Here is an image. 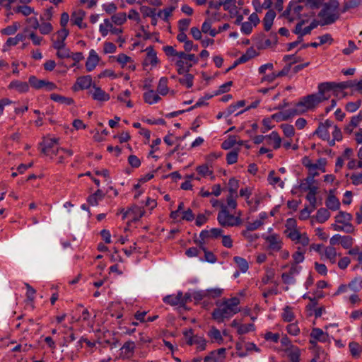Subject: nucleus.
Here are the masks:
<instances>
[{"label":"nucleus","instance_id":"f257e3e1","mask_svg":"<svg viewBox=\"0 0 362 362\" xmlns=\"http://www.w3.org/2000/svg\"><path fill=\"white\" fill-rule=\"evenodd\" d=\"M351 86L349 82H325L318 85L317 93L308 95L303 97L292 109L291 114L293 115H301L308 110L316 107L320 103L327 100L332 93L333 95L338 96L344 90Z\"/></svg>","mask_w":362,"mask_h":362},{"label":"nucleus","instance_id":"f03ea898","mask_svg":"<svg viewBox=\"0 0 362 362\" xmlns=\"http://www.w3.org/2000/svg\"><path fill=\"white\" fill-rule=\"evenodd\" d=\"M239 303L240 300L236 297L224 300L212 312L213 319L217 322L221 323L225 319L230 318L235 314L240 312Z\"/></svg>","mask_w":362,"mask_h":362},{"label":"nucleus","instance_id":"7ed1b4c3","mask_svg":"<svg viewBox=\"0 0 362 362\" xmlns=\"http://www.w3.org/2000/svg\"><path fill=\"white\" fill-rule=\"evenodd\" d=\"M339 3L337 0H329L322 5L318 13L320 18V25H330L339 18Z\"/></svg>","mask_w":362,"mask_h":362},{"label":"nucleus","instance_id":"20e7f679","mask_svg":"<svg viewBox=\"0 0 362 362\" xmlns=\"http://www.w3.org/2000/svg\"><path fill=\"white\" fill-rule=\"evenodd\" d=\"M314 15V13L307 11L301 0L298 1H291L282 14L289 23L300 19L303 17H312Z\"/></svg>","mask_w":362,"mask_h":362},{"label":"nucleus","instance_id":"39448f33","mask_svg":"<svg viewBox=\"0 0 362 362\" xmlns=\"http://www.w3.org/2000/svg\"><path fill=\"white\" fill-rule=\"evenodd\" d=\"M217 221L223 228L237 227L242 224L243 221L240 218V214L234 216L228 211L226 206H222L217 215Z\"/></svg>","mask_w":362,"mask_h":362},{"label":"nucleus","instance_id":"423d86ee","mask_svg":"<svg viewBox=\"0 0 362 362\" xmlns=\"http://www.w3.org/2000/svg\"><path fill=\"white\" fill-rule=\"evenodd\" d=\"M262 238L265 241L266 248L268 251L270 252H277L281 251L284 243L283 238L280 234H263Z\"/></svg>","mask_w":362,"mask_h":362},{"label":"nucleus","instance_id":"0eeeda50","mask_svg":"<svg viewBox=\"0 0 362 362\" xmlns=\"http://www.w3.org/2000/svg\"><path fill=\"white\" fill-rule=\"evenodd\" d=\"M183 335L188 345H197L198 351H204L206 346L205 339L199 335H194L192 329H187L183 331Z\"/></svg>","mask_w":362,"mask_h":362},{"label":"nucleus","instance_id":"6e6552de","mask_svg":"<svg viewBox=\"0 0 362 362\" xmlns=\"http://www.w3.org/2000/svg\"><path fill=\"white\" fill-rule=\"evenodd\" d=\"M306 20L302 19L296 25L295 29L293 30V33L298 35V38L300 39V41H303V37L308 34H310L311 31L317 27L318 25H320V21H317L316 20H313L310 25L303 28V25L306 23Z\"/></svg>","mask_w":362,"mask_h":362},{"label":"nucleus","instance_id":"1a4fd4ad","mask_svg":"<svg viewBox=\"0 0 362 362\" xmlns=\"http://www.w3.org/2000/svg\"><path fill=\"white\" fill-rule=\"evenodd\" d=\"M163 302L173 306L184 307L189 302V295H183L182 291H178L177 294L165 296Z\"/></svg>","mask_w":362,"mask_h":362},{"label":"nucleus","instance_id":"9d476101","mask_svg":"<svg viewBox=\"0 0 362 362\" xmlns=\"http://www.w3.org/2000/svg\"><path fill=\"white\" fill-rule=\"evenodd\" d=\"M302 267L296 265V264H291L289 271L284 272L281 274V279L284 284L286 285H294L296 282V277L300 274Z\"/></svg>","mask_w":362,"mask_h":362},{"label":"nucleus","instance_id":"9b49d317","mask_svg":"<svg viewBox=\"0 0 362 362\" xmlns=\"http://www.w3.org/2000/svg\"><path fill=\"white\" fill-rule=\"evenodd\" d=\"M69 34V32L66 28H62L56 33H54L51 37L52 47L54 49H59L63 47V46L66 45L65 40L66 39Z\"/></svg>","mask_w":362,"mask_h":362},{"label":"nucleus","instance_id":"f8f14e48","mask_svg":"<svg viewBox=\"0 0 362 362\" xmlns=\"http://www.w3.org/2000/svg\"><path fill=\"white\" fill-rule=\"evenodd\" d=\"M332 122L329 119L320 122L318 127L314 132L313 134L317 136L322 140H329L330 136L329 129L332 127Z\"/></svg>","mask_w":362,"mask_h":362},{"label":"nucleus","instance_id":"ddd939ff","mask_svg":"<svg viewBox=\"0 0 362 362\" xmlns=\"http://www.w3.org/2000/svg\"><path fill=\"white\" fill-rule=\"evenodd\" d=\"M113 23L110 19L106 18L103 23L100 24L99 31L103 37H105L110 31L113 35H119L122 33V29L113 26Z\"/></svg>","mask_w":362,"mask_h":362},{"label":"nucleus","instance_id":"4468645a","mask_svg":"<svg viewBox=\"0 0 362 362\" xmlns=\"http://www.w3.org/2000/svg\"><path fill=\"white\" fill-rule=\"evenodd\" d=\"M226 351L225 348L212 351L204 358V362H223L226 358Z\"/></svg>","mask_w":362,"mask_h":362},{"label":"nucleus","instance_id":"2eb2a0df","mask_svg":"<svg viewBox=\"0 0 362 362\" xmlns=\"http://www.w3.org/2000/svg\"><path fill=\"white\" fill-rule=\"evenodd\" d=\"M326 164V158H320L315 163H312L310 160L308 161L307 163H305V166L308 168L309 173H319L318 171L324 173L325 172Z\"/></svg>","mask_w":362,"mask_h":362},{"label":"nucleus","instance_id":"dca6fc26","mask_svg":"<svg viewBox=\"0 0 362 362\" xmlns=\"http://www.w3.org/2000/svg\"><path fill=\"white\" fill-rule=\"evenodd\" d=\"M93 88V80L90 75L83 76L77 78L75 85L74 86V90L75 91L81 89H88Z\"/></svg>","mask_w":362,"mask_h":362},{"label":"nucleus","instance_id":"f3484780","mask_svg":"<svg viewBox=\"0 0 362 362\" xmlns=\"http://www.w3.org/2000/svg\"><path fill=\"white\" fill-rule=\"evenodd\" d=\"M287 237L296 244H300L303 246H306L309 244L310 239L306 233H300L298 230L289 233Z\"/></svg>","mask_w":362,"mask_h":362},{"label":"nucleus","instance_id":"a211bd4d","mask_svg":"<svg viewBox=\"0 0 362 362\" xmlns=\"http://www.w3.org/2000/svg\"><path fill=\"white\" fill-rule=\"evenodd\" d=\"M90 93L93 99L99 102H105L109 100L110 98L108 93L95 84L93 85L92 90Z\"/></svg>","mask_w":362,"mask_h":362},{"label":"nucleus","instance_id":"6ab92c4d","mask_svg":"<svg viewBox=\"0 0 362 362\" xmlns=\"http://www.w3.org/2000/svg\"><path fill=\"white\" fill-rule=\"evenodd\" d=\"M85 16L86 13L83 10H76L71 13V21L73 24L77 25L81 29L86 28L87 27V24L83 23Z\"/></svg>","mask_w":362,"mask_h":362},{"label":"nucleus","instance_id":"aec40b11","mask_svg":"<svg viewBox=\"0 0 362 362\" xmlns=\"http://www.w3.org/2000/svg\"><path fill=\"white\" fill-rule=\"evenodd\" d=\"M59 139L57 138H45L40 146H42V153L46 156H49L52 148H54L55 146L58 145Z\"/></svg>","mask_w":362,"mask_h":362},{"label":"nucleus","instance_id":"412c9836","mask_svg":"<svg viewBox=\"0 0 362 362\" xmlns=\"http://www.w3.org/2000/svg\"><path fill=\"white\" fill-rule=\"evenodd\" d=\"M281 138L278 132L273 131L271 134H267L266 137V144L276 150L281 147Z\"/></svg>","mask_w":362,"mask_h":362},{"label":"nucleus","instance_id":"4be33fe9","mask_svg":"<svg viewBox=\"0 0 362 362\" xmlns=\"http://www.w3.org/2000/svg\"><path fill=\"white\" fill-rule=\"evenodd\" d=\"M99 61L100 57L97 52L94 49H90L86 62V70L88 71H92L95 69Z\"/></svg>","mask_w":362,"mask_h":362},{"label":"nucleus","instance_id":"5701e85b","mask_svg":"<svg viewBox=\"0 0 362 362\" xmlns=\"http://www.w3.org/2000/svg\"><path fill=\"white\" fill-rule=\"evenodd\" d=\"M313 344L314 357L311 360V362H325L327 355L317 344L313 341H310Z\"/></svg>","mask_w":362,"mask_h":362},{"label":"nucleus","instance_id":"b1692460","mask_svg":"<svg viewBox=\"0 0 362 362\" xmlns=\"http://www.w3.org/2000/svg\"><path fill=\"white\" fill-rule=\"evenodd\" d=\"M135 343L132 341H126L120 348V356L124 358H129L134 354Z\"/></svg>","mask_w":362,"mask_h":362},{"label":"nucleus","instance_id":"393cba45","mask_svg":"<svg viewBox=\"0 0 362 362\" xmlns=\"http://www.w3.org/2000/svg\"><path fill=\"white\" fill-rule=\"evenodd\" d=\"M146 57L144 62V66L151 65L155 66L158 63V59L156 56V52L154 51L152 47H148L146 49Z\"/></svg>","mask_w":362,"mask_h":362},{"label":"nucleus","instance_id":"a878e982","mask_svg":"<svg viewBox=\"0 0 362 362\" xmlns=\"http://www.w3.org/2000/svg\"><path fill=\"white\" fill-rule=\"evenodd\" d=\"M223 7L224 11L228 12L230 18H234L239 11L236 5V0H223Z\"/></svg>","mask_w":362,"mask_h":362},{"label":"nucleus","instance_id":"bb28decb","mask_svg":"<svg viewBox=\"0 0 362 362\" xmlns=\"http://www.w3.org/2000/svg\"><path fill=\"white\" fill-rule=\"evenodd\" d=\"M285 352L291 362L300 361V350L298 347L294 345H289L285 349Z\"/></svg>","mask_w":362,"mask_h":362},{"label":"nucleus","instance_id":"cd10ccee","mask_svg":"<svg viewBox=\"0 0 362 362\" xmlns=\"http://www.w3.org/2000/svg\"><path fill=\"white\" fill-rule=\"evenodd\" d=\"M25 38V36L22 33H18L15 37H8L3 46L2 51L7 52L10 47L18 45L20 42L23 41Z\"/></svg>","mask_w":362,"mask_h":362},{"label":"nucleus","instance_id":"c85d7f7f","mask_svg":"<svg viewBox=\"0 0 362 362\" xmlns=\"http://www.w3.org/2000/svg\"><path fill=\"white\" fill-rule=\"evenodd\" d=\"M8 88L11 89H14L18 93H26L29 90V86L27 82L21 81H13L10 83Z\"/></svg>","mask_w":362,"mask_h":362},{"label":"nucleus","instance_id":"c756f323","mask_svg":"<svg viewBox=\"0 0 362 362\" xmlns=\"http://www.w3.org/2000/svg\"><path fill=\"white\" fill-rule=\"evenodd\" d=\"M214 23V20L211 18H206L202 25V31L204 33H209L211 37H215L218 31L216 29H212L211 25Z\"/></svg>","mask_w":362,"mask_h":362},{"label":"nucleus","instance_id":"7c9ffc66","mask_svg":"<svg viewBox=\"0 0 362 362\" xmlns=\"http://www.w3.org/2000/svg\"><path fill=\"white\" fill-rule=\"evenodd\" d=\"M268 182L269 185L274 187H279L283 189L284 187V182L281 180V178L276 175L274 170H272L269 172L267 178Z\"/></svg>","mask_w":362,"mask_h":362},{"label":"nucleus","instance_id":"2f4dec72","mask_svg":"<svg viewBox=\"0 0 362 362\" xmlns=\"http://www.w3.org/2000/svg\"><path fill=\"white\" fill-rule=\"evenodd\" d=\"M207 334L212 342H216L218 344H221L223 341L221 332L215 327H212L208 332Z\"/></svg>","mask_w":362,"mask_h":362},{"label":"nucleus","instance_id":"473e14b6","mask_svg":"<svg viewBox=\"0 0 362 362\" xmlns=\"http://www.w3.org/2000/svg\"><path fill=\"white\" fill-rule=\"evenodd\" d=\"M324 255L327 259L329 260V262L334 264L337 262V257L338 256V254L337 252L336 249L332 246H328L325 248L324 250Z\"/></svg>","mask_w":362,"mask_h":362},{"label":"nucleus","instance_id":"72a5a7b5","mask_svg":"<svg viewBox=\"0 0 362 362\" xmlns=\"http://www.w3.org/2000/svg\"><path fill=\"white\" fill-rule=\"evenodd\" d=\"M275 17L276 13L273 10H269L266 13L263 19L264 27L266 31H269L271 29Z\"/></svg>","mask_w":362,"mask_h":362},{"label":"nucleus","instance_id":"f704fd0d","mask_svg":"<svg viewBox=\"0 0 362 362\" xmlns=\"http://www.w3.org/2000/svg\"><path fill=\"white\" fill-rule=\"evenodd\" d=\"M144 101L149 104L153 105L158 103L160 100V97L153 90H150L144 94Z\"/></svg>","mask_w":362,"mask_h":362},{"label":"nucleus","instance_id":"c9c22d12","mask_svg":"<svg viewBox=\"0 0 362 362\" xmlns=\"http://www.w3.org/2000/svg\"><path fill=\"white\" fill-rule=\"evenodd\" d=\"M189 295V302L192 299L196 302H199L202 300L206 298V293L205 290L192 291L186 293Z\"/></svg>","mask_w":362,"mask_h":362},{"label":"nucleus","instance_id":"e433bc0d","mask_svg":"<svg viewBox=\"0 0 362 362\" xmlns=\"http://www.w3.org/2000/svg\"><path fill=\"white\" fill-rule=\"evenodd\" d=\"M175 65L177 67V71L179 74H184L186 72H189L190 68L192 66V63L181 59H177L175 62Z\"/></svg>","mask_w":362,"mask_h":362},{"label":"nucleus","instance_id":"4c0bfd02","mask_svg":"<svg viewBox=\"0 0 362 362\" xmlns=\"http://www.w3.org/2000/svg\"><path fill=\"white\" fill-rule=\"evenodd\" d=\"M105 196L103 192L100 189H98L94 194L90 195L88 199V203L91 206H96L98 202L102 200Z\"/></svg>","mask_w":362,"mask_h":362},{"label":"nucleus","instance_id":"58836bf2","mask_svg":"<svg viewBox=\"0 0 362 362\" xmlns=\"http://www.w3.org/2000/svg\"><path fill=\"white\" fill-rule=\"evenodd\" d=\"M332 227L336 231H344L346 233H353L355 230L354 226L351 223L334 224Z\"/></svg>","mask_w":362,"mask_h":362},{"label":"nucleus","instance_id":"ea45409f","mask_svg":"<svg viewBox=\"0 0 362 362\" xmlns=\"http://www.w3.org/2000/svg\"><path fill=\"white\" fill-rule=\"evenodd\" d=\"M308 12L313 13L311 10L317 8L322 4L324 0H301Z\"/></svg>","mask_w":362,"mask_h":362},{"label":"nucleus","instance_id":"a19ab883","mask_svg":"<svg viewBox=\"0 0 362 362\" xmlns=\"http://www.w3.org/2000/svg\"><path fill=\"white\" fill-rule=\"evenodd\" d=\"M196 170L202 177L211 176V180H214L215 178L213 175V170L206 164L197 166Z\"/></svg>","mask_w":362,"mask_h":362},{"label":"nucleus","instance_id":"79ce46f5","mask_svg":"<svg viewBox=\"0 0 362 362\" xmlns=\"http://www.w3.org/2000/svg\"><path fill=\"white\" fill-rule=\"evenodd\" d=\"M233 261L242 273H245L248 270L249 265L245 259L236 256L233 257Z\"/></svg>","mask_w":362,"mask_h":362},{"label":"nucleus","instance_id":"37998d69","mask_svg":"<svg viewBox=\"0 0 362 362\" xmlns=\"http://www.w3.org/2000/svg\"><path fill=\"white\" fill-rule=\"evenodd\" d=\"M326 206L330 210L337 211L339 209L340 202L336 197L329 195L326 200Z\"/></svg>","mask_w":362,"mask_h":362},{"label":"nucleus","instance_id":"c03bdc74","mask_svg":"<svg viewBox=\"0 0 362 362\" xmlns=\"http://www.w3.org/2000/svg\"><path fill=\"white\" fill-rule=\"evenodd\" d=\"M51 100H52L54 102L61 103V104H65L67 105H71L74 103V100L71 98L64 97L56 93L51 94L50 95Z\"/></svg>","mask_w":362,"mask_h":362},{"label":"nucleus","instance_id":"a18cd8bd","mask_svg":"<svg viewBox=\"0 0 362 362\" xmlns=\"http://www.w3.org/2000/svg\"><path fill=\"white\" fill-rule=\"evenodd\" d=\"M127 14L124 12H120L112 16L110 21L117 25H122L127 21Z\"/></svg>","mask_w":362,"mask_h":362},{"label":"nucleus","instance_id":"49530a36","mask_svg":"<svg viewBox=\"0 0 362 362\" xmlns=\"http://www.w3.org/2000/svg\"><path fill=\"white\" fill-rule=\"evenodd\" d=\"M13 11L16 13H21L24 16H28L32 13H35L34 8L27 5L14 7Z\"/></svg>","mask_w":362,"mask_h":362},{"label":"nucleus","instance_id":"de8ad7c7","mask_svg":"<svg viewBox=\"0 0 362 362\" xmlns=\"http://www.w3.org/2000/svg\"><path fill=\"white\" fill-rule=\"evenodd\" d=\"M330 217L329 211L325 208H320L316 214V219L319 223H325Z\"/></svg>","mask_w":362,"mask_h":362},{"label":"nucleus","instance_id":"09e8293b","mask_svg":"<svg viewBox=\"0 0 362 362\" xmlns=\"http://www.w3.org/2000/svg\"><path fill=\"white\" fill-rule=\"evenodd\" d=\"M130 216H132L133 221H138L144 214V210L142 208L136 205L130 207Z\"/></svg>","mask_w":362,"mask_h":362},{"label":"nucleus","instance_id":"8fccbe9b","mask_svg":"<svg viewBox=\"0 0 362 362\" xmlns=\"http://www.w3.org/2000/svg\"><path fill=\"white\" fill-rule=\"evenodd\" d=\"M318 188H314L311 192H308L305 198L307 201L310 203V207L312 209H315L317 207V198L316 194Z\"/></svg>","mask_w":362,"mask_h":362},{"label":"nucleus","instance_id":"3c124183","mask_svg":"<svg viewBox=\"0 0 362 362\" xmlns=\"http://www.w3.org/2000/svg\"><path fill=\"white\" fill-rule=\"evenodd\" d=\"M351 219V214L344 211H339V214L335 216V221L338 223H350Z\"/></svg>","mask_w":362,"mask_h":362},{"label":"nucleus","instance_id":"603ef678","mask_svg":"<svg viewBox=\"0 0 362 362\" xmlns=\"http://www.w3.org/2000/svg\"><path fill=\"white\" fill-rule=\"evenodd\" d=\"M355 284H356L355 281H351L348 285L342 284V285L339 286L337 292L335 293V295H339L341 293L349 294V293L351 291H353Z\"/></svg>","mask_w":362,"mask_h":362},{"label":"nucleus","instance_id":"864d4df0","mask_svg":"<svg viewBox=\"0 0 362 362\" xmlns=\"http://www.w3.org/2000/svg\"><path fill=\"white\" fill-rule=\"evenodd\" d=\"M193 79L194 76L189 74V72H186L184 74L183 77L179 79V82L189 88L193 86Z\"/></svg>","mask_w":362,"mask_h":362},{"label":"nucleus","instance_id":"5fc2aeb1","mask_svg":"<svg viewBox=\"0 0 362 362\" xmlns=\"http://www.w3.org/2000/svg\"><path fill=\"white\" fill-rule=\"evenodd\" d=\"M158 93L162 95H165L168 92V79L165 77H162L159 80V83L157 88Z\"/></svg>","mask_w":362,"mask_h":362},{"label":"nucleus","instance_id":"6e6d98bb","mask_svg":"<svg viewBox=\"0 0 362 362\" xmlns=\"http://www.w3.org/2000/svg\"><path fill=\"white\" fill-rule=\"evenodd\" d=\"M349 347L351 354L354 357H358L362 351L361 346L355 341L350 342Z\"/></svg>","mask_w":362,"mask_h":362},{"label":"nucleus","instance_id":"4d7b16f0","mask_svg":"<svg viewBox=\"0 0 362 362\" xmlns=\"http://www.w3.org/2000/svg\"><path fill=\"white\" fill-rule=\"evenodd\" d=\"M361 122L359 120V119L356 117V115H354L351 118V121L349 122V124L345 127V131L349 133V134H351L353 132V130L354 128L357 127L358 126H359L360 123Z\"/></svg>","mask_w":362,"mask_h":362},{"label":"nucleus","instance_id":"13d9d810","mask_svg":"<svg viewBox=\"0 0 362 362\" xmlns=\"http://www.w3.org/2000/svg\"><path fill=\"white\" fill-rule=\"evenodd\" d=\"M206 298L211 299V298H216L219 296L223 293V290L218 288H211L206 289Z\"/></svg>","mask_w":362,"mask_h":362},{"label":"nucleus","instance_id":"bf43d9fd","mask_svg":"<svg viewBox=\"0 0 362 362\" xmlns=\"http://www.w3.org/2000/svg\"><path fill=\"white\" fill-rule=\"evenodd\" d=\"M292 109L289 110V112H277L272 115V118L276 122L287 120L291 116H293L291 114Z\"/></svg>","mask_w":362,"mask_h":362},{"label":"nucleus","instance_id":"052dcab7","mask_svg":"<svg viewBox=\"0 0 362 362\" xmlns=\"http://www.w3.org/2000/svg\"><path fill=\"white\" fill-rule=\"evenodd\" d=\"M283 320L286 322H291L294 320V314L291 308L286 306L284 308L281 314Z\"/></svg>","mask_w":362,"mask_h":362},{"label":"nucleus","instance_id":"680f3d73","mask_svg":"<svg viewBox=\"0 0 362 362\" xmlns=\"http://www.w3.org/2000/svg\"><path fill=\"white\" fill-rule=\"evenodd\" d=\"M281 128L284 135L288 138H291L295 134V129L293 125L288 124H282Z\"/></svg>","mask_w":362,"mask_h":362},{"label":"nucleus","instance_id":"e2e57ef3","mask_svg":"<svg viewBox=\"0 0 362 362\" xmlns=\"http://www.w3.org/2000/svg\"><path fill=\"white\" fill-rule=\"evenodd\" d=\"M237 143V139L235 136H230L227 139H226L222 144L221 147L223 149L228 150L231 148L235 144Z\"/></svg>","mask_w":362,"mask_h":362},{"label":"nucleus","instance_id":"0e129e2a","mask_svg":"<svg viewBox=\"0 0 362 362\" xmlns=\"http://www.w3.org/2000/svg\"><path fill=\"white\" fill-rule=\"evenodd\" d=\"M28 81L30 86L33 88L36 89H40L43 88L45 80H40L37 78L35 76H30Z\"/></svg>","mask_w":362,"mask_h":362},{"label":"nucleus","instance_id":"69168bd1","mask_svg":"<svg viewBox=\"0 0 362 362\" xmlns=\"http://www.w3.org/2000/svg\"><path fill=\"white\" fill-rule=\"evenodd\" d=\"M286 230L285 233L286 236L289 233H291L293 230H297L296 229V221L294 218H289L286 221Z\"/></svg>","mask_w":362,"mask_h":362},{"label":"nucleus","instance_id":"338daca9","mask_svg":"<svg viewBox=\"0 0 362 362\" xmlns=\"http://www.w3.org/2000/svg\"><path fill=\"white\" fill-rule=\"evenodd\" d=\"M354 239L350 235H341L340 244L344 249H349L352 247Z\"/></svg>","mask_w":362,"mask_h":362},{"label":"nucleus","instance_id":"774afa93","mask_svg":"<svg viewBox=\"0 0 362 362\" xmlns=\"http://www.w3.org/2000/svg\"><path fill=\"white\" fill-rule=\"evenodd\" d=\"M255 330V325L252 323L244 324L238 325V333L239 334H244Z\"/></svg>","mask_w":362,"mask_h":362}]
</instances>
